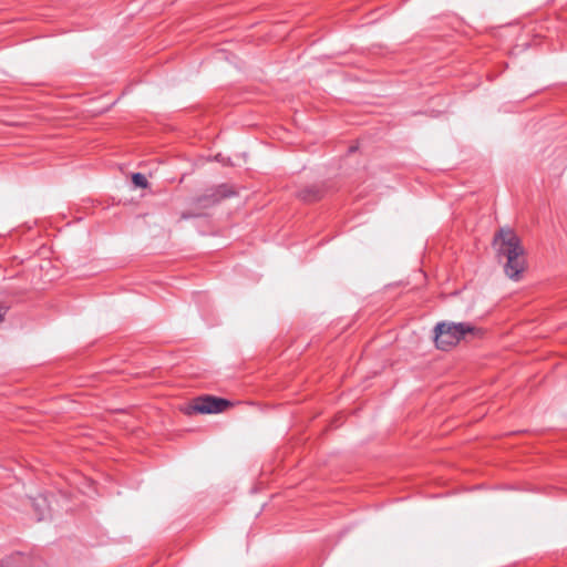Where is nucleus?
<instances>
[{
    "mask_svg": "<svg viewBox=\"0 0 567 567\" xmlns=\"http://www.w3.org/2000/svg\"><path fill=\"white\" fill-rule=\"evenodd\" d=\"M492 249L498 262L503 264L506 276L514 281L520 280V274L526 269V259L515 231L508 227L496 230Z\"/></svg>",
    "mask_w": 567,
    "mask_h": 567,
    "instance_id": "nucleus-1",
    "label": "nucleus"
},
{
    "mask_svg": "<svg viewBox=\"0 0 567 567\" xmlns=\"http://www.w3.org/2000/svg\"><path fill=\"white\" fill-rule=\"evenodd\" d=\"M435 343L439 349L449 350L460 342L467 333H473L475 327L468 322H440L435 326Z\"/></svg>",
    "mask_w": 567,
    "mask_h": 567,
    "instance_id": "nucleus-2",
    "label": "nucleus"
},
{
    "mask_svg": "<svg viewBox=\"0 0 567 567\" xmlns=\"http://www.w3.org/2000/svg\"><path fill=\"white\" fill-rule=\"evenodd\" d=\"M233 403L226 399L216 398L213 395H203L193 400V402L185 409L187 414H212L220 413L231 406Z\"/></svg>",
    "mask_w": 567,
    "mask_h": 567,
    "instance_id": "nucleus-3",
    "label": "nucleus"
},
{
    "mask_svg": "<svg viewBox=\"0 0 567 567\" xmlns=\"http://www.w3.org/2000/svg\"><path fill=\"white\" fill-rule=\"evenodd\" d=\"M321 194L320 187L311 185L300 189L297 196L303 202H315L321 198Z\"/></svg>",
    "mask_w": 567,
    "mask_h": 567,
    "instance_id": "nucleus-4",
    "label": "nucleus"
},
{
    "mask_svg": "<svg viewBox=\"0 0 567 567\" xmlns=\"http://www.w3.org/2000/svg\"><path fill=\"white\" fill-rule=\"evenodd\" d=\"M34 511L38 513V519L42 520L47 517L45 512H49L48 499L40 496L33 501Z\"/></svg>",
    "mask_w": 567,
    "mask_h": 567,
    "instance_id": "nucleus-5",
    "label": "nucleus"
},
{
    "mask_svg": "<svg viewBox=\"0 0 567 567\" xmlns=\"http://www.w3.org/2000/svg\"><path fill=\"white\" fill-rule=\"evenodd\" d=\"M132 182L136 187L141 188H146L148 185L146 177L141 173L133 174Z\"/></svg>",
    "mask_w": 567,
    "mask_h": 567,
    "instance_id": "nucleus-6",
    "label": "nucleus"
},
{
    "mask_svg": "<svg viewBox=\"0 0 567 567\" xmlns=\"http://www.w3.org/2000/svg\"><path fill=\"white\" fill-rule=\"evenodd\" d=\"M7 310H8V307H3V306L0 307V322L3 321Z\"/></svg>",
    "mask_w": 567,
    "mask_h": 567,
    "instance_id": "nucleus-7",
    "label": "nucleus"
}]
</instances>
